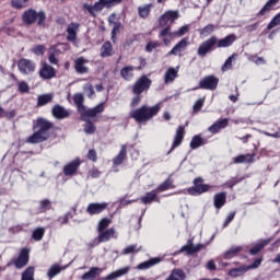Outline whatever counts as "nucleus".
Masks as SVG:
<instances>
[{
  "mask_svg": "<svg viewBox=\"0 0 280 280\" xmlns=\"http://www.w3.org/2000/svg\"><path fill=\"white\" fill-rule=\"evenodd\" d=\"M39 209L45 213V211H49L51 209V201L49 199H43L39 201Z\"/></svg>",
  "mask_w": 280,
  "mask_h": 280,
  "instance_id": "obj_56",
  "label": "nucleus"
},
{
  "mask_svg": "<svg viewBox=\"0 0 280 280\" xmlns=\"http://www.w3.org/2000/svg\"><path fill=\"white\" fill-rule=\"evenodd\" d=\"M187 279V273L180 268L173 269L171 275L165 280H185Z\"/></svg>",
  "mask_w": 280,
  "mask_h": 280,
  "instance_id": "obj_33",
  "label": "nucleus"
},
{
  "mask_svg": "<svg viewBox=\"0 0 280 280\" xmlns=\"http://www.w3.org/2000/svg\"><path fill=\"white\" fill-rule=\"evenodd\" d=\"M156 264H161V258L155 257V258H150L147 261L140 262L137 266L138 270H149V268H152L153 266H156Z\"/></svg>",
  "mask_w": 280,
  "mask_h": 280,
  "instance_id": "obj_32",
  "label": "nucleus"
},
{
  "mask_svg": "<svg viewBox=\"0 0 280 280\" xmlns=\"http://www.w3.org/2000/svg\"><path fill=\"white\" fill-rule=\"evenodd\" d=\"M132 71H135V67L126 66L120 70V77L122 78V80L128 81L135 75Z\"/></svg>",
  "mask_w": 280,
  "mask_h": 280,
  "instance_id": "obj_41",
  "label": "nucleus"
},
{
  "mask_svg": "<svg viewBox=\"0 0 280 280\" xmlns=\"http://www.w3.org/2000/svg\"><path fill=\"white\" fill-rule=\"evenodd\" d=\"M115 237V228H109L98 232L97 244H104V242H110V238Z\"/></svg>",
  "mask_w": 280,
  "mask_h": 280,
  "instance_id": "obj_23",
  "label": "nucleus"
},
{
  "mask_svg": "<svg viewBox=\"0 0 280 280\" xmlns=\"http://www.w3.org/2000/svg\"><path fill=\"white\" fill-rule=\"evenodd\" d=\"M218 84H220V79H218V77L213 74L206 75L200 80L197 89H202L203 91H215V89H218Z\"/></svg>",
  "mask_w": 280,
  "mask_h": 280,
  "instance_id": "obj_10",
  "label": "nucleus"
},
{
  "mask_svg": "<svg viewBox=\"0 0 280 280\" xmlns=\"http://www.w3.org/2000/svg\"><path fill=\"white\" fill-rule=\"evenodd\" d=\"M242 180H244V177H232L224 183V186L228 189H233V187H235V185H238V183H242Z\"/></svg>",
  "mask_w": 280,
  "mask_h": 280,
  "instance_id": "obj_48",
  "label": "nucleus"
},
{
  "mask_svg": "<svg viewBox=\"0 0 280 280\" xmlns=\"http://www.w3.org/2000/svg\"><path fill=\"white\" fill-rule=\"evenodd\" d=\"M217 43L218 37L215 35H212L199 45L197 49V55L200 58L207 57V54H211V51H215V49H218Z\"/></svg>",
  "mask_w": 280,
  "mask_h": 280,
  "instance_id": "obj_7",
  "label": "nucleus"
},
{
  "mask_svg": "<svg viewBox=\"0 0 280 280\" xmlns=\"http://www.w3.org/2000/svg\"><path fill=\"white\" fill-rule=\"evenodd\" d=\"M226 205V191L217 192L213 197L214 209H222Z\"/></svg>",
  "mask_w": 280,
  "mask_h": 280,
  "instance_id": "obj_28",
  "label": "nucleus"
},
{
  "mask_svg": "<svg viewBox=\"0 0 280 280\" xmlns=\"http://www.w3.org/2000/svg\"><path fill=\"white\" fill-rule=\"evenodd\" d=\"M109 56H113V44L105 42L101 47V58H108Z\"/></svg>",
  "mask_w": 280,
  "mask_h": 280,
  "instance_id": "obj_39",
  "label": "nucleus"
},
{
  "mask_svg": "<svg viewBox=\"0 0 280 280\" xmlns=\"http://www.w3.org/2000/svg\"><path fill=\"white\" fill-rule=\"evenodd\" d=\"M54 101V94H42L37 97V106H45Z\"/></svg>",
  "mask_w": 280,
  "mask_h": 280,
  "instance_id": "obj_42",
  "label": "nucleus"
},
{
  "mask_svg": "<svg viewBox=\"0 0 280 280\" xmlns=\"http://www.w3.org/2000/svg\"><path fill=\"white\" fill-rule=\"evenodd\" d=\"M104 272V269L100 267H92L90 270L81 276L82 280H95L100 275Z\"/></svg>",
  "mask_w": 280,
  "mask_h": 280,
  "instance_id": "obj_26",
  "label": "nucleus"
},
{
  "mask_svg": "<svg viewBox=\"0 0 280 280\" xmlns=\"http://www.w3.org/2000/svg\"><path fill=\"white\" fill-rule=\"evenodd\" d=\"M277 25H280V12L276 14L272 20L268 23L267 30H275Z\"/></svg>",
  "mask_w": 280,
  "mask_h": 280,
  "instance_id": "obj_52",
  "label": "nucleus"
},
{
  "mask_svg": "<svg viewBox=\"0 0 280 280\" xmlns=\"http://www.w3.org/2000/svg\"><path fill=\"white\" fill-rule=\"evenodd\" d=\"M150 12H152V4H147L144 7H139L138 8V14L140 19H148L150 16Z\"/></svg>",
  "mask_w": 280,
  "mask_h": 280,
  "instance_id": "obj_43",
  "label": "nucleus"
},
{
  "mask_svg": "<svg viewBox=\"0 0 280 280\" xmlns=\"http://www.w3.org/2000/svg\"><path fill=\"white\" fill-rule=\"evenodd\" d=\"M35 128H38V130L26 138V143L36 145L37 143H45V141H48L50 137L49 130L54 128V122L45 118H37Z\"/></svg>",
  "mask_w": 280,
  "mask_h": 280,
  "instance_id": "obj_1",
  "label": "nucleus"
},
{
  "mask_svg": "<svg viewBox=\"0 0 280 280\" xmlns=\"http://www.w3.org/2000/svg\"><path fill=\"white\" fill-rule=\"evenodd\" d=\"M86 62H89V60H86V58L84 57L77 58L74 60V71H77L81 75H84V73H89V67L85 66Z\"/></svg>",
  "mask_w": 280,
  "mask_h": 280,
  "instance_id": "obj_22",
  "label": "nucleus"
},
{
  "mask_svg": "<svg viewBox=\"0 0 280 280\" xmlns=\"http://www.w3.org/2000/svg\"><path fill=\"white\" fill-rule=\"evenodd\" d=\"M30 264V249L22 248L19 257L14 260V266L18 269L25 268V266Z\"/></svg>",
  "mask_w": 280,
  "mask_h": 280,
  "instance_id": "obj_17",
  "label": "nucleus"
},
{
  "mask_svg": "<svg viewBox=\"0 0 280 280\" xmlns=\"http://www.w3.org/2000/svg\"><path fill=\"white\" fill-rule=\"evenodd\" d=\"M32 54H35V56H44L45 54V45H35L31 49Z\"/></svg>",
  "mask_w": 280,
  "mask_h": 280,
  "instance_id": "obj_57",
  "label": "nucleus"
},
{
  "mask_svg": "<svg viewBox=\"0 0 280 280\" xmlns=\"http://www.w3.org/2000/svg\"><path fill=\"white\" fill-rule=\"evenodd\" d=\"M130 271V267H125L122 269H118L108 276L105 277V280H113V279H119V277H124V275H128Z\"/></svg>",
  "mask_w": 280,
  "mask_h": 280,
  "instance_id": "obj_38",
  "label": "nucleus"
},
{
  "mask_svg": "<svg viewBox=\"0 0 280 280\" xmlns=\"http://www.w3.org/2000/svg\"><path fill=\"white\" fill-rule=\"evenodd\" d=\"M80 165H82V161H80V158H77L70 163L66 164L63 166L65 176H74V174H78V170H80Z\"/></svg>",
  "mask_w": 280,
  "mask_h": 280,
  "instance_id": "obj_16",
  "label": "nucleus"
},
{
  "mask_svg": "<svg viewBox=\"0 0 280 280\" xmlns=\"http://www.w3.org/2000/svg\"><path fill=\"white\" fill-rule=\"evenodd\" d=\"M18 69L22 75H32L36 71V62L27 58L18 61Z\"/></svg>",
  "mask_w": 280,
  "mask_h": 280,
  "instance_id": "obj_9",
  "label": "nucleus"
},
{
  "mask_svg": "<svg viewBox=\"0 0 280 280\" xmlns=\"http://www.w3.org/2000/svg\"><path fill=\"white\" fill-rule=\"evenodd\" d=\"M136 96L132 98L130 106L131 108H137L138 104H141V94H135Z\"/></svg>",
  "mask_w": 280,
  "mask_h": 280,
  "instance_id": "obj_64",
  "label": "nucleus"
},
{
  "mask_svg": "<svg viewBox=\"0 0 280 280\" xmlns=\"http://www.w3.org/2000/svg\"><path fill=\"white\" fill-rule=\"evenodd\" d=\"M31 0H11V8L14 10H25V8H30Z\"/></svg>",
  "mask_w": 280,
  "mask_h": 280,
  "instance_id": "obj_40",
  "label": "nucleus"
},
{
  "mask_svg": "<svg viewBox=\"0 0 280 280\" xmlns=\"http://www.w3.org/2000/svg\"><path fill=\"white\" fill-rule=\"evenodd\" d=\"M189 145L191 150H198L201 145H207V140L202 139L200 135H196L192 137Z\"/></svg>",
  "mask_w": 280,
  "mask_h": 280,
  "instance_id": "obj_36",
  "label": "nucleus"
},
{
  "mask_svg": "<svg viewBox=\"0 0 280 280\" xmlns=\"http://www.w3.org/2000/svg\"><path fill=\"white\" fill-rule=\"evenodd\" d=\"M233 163L235 165H240L241 163H255V154H240L233 159Z\"/></svg>",
  "mask_w": 280,
  "mask_h": 280,
  "instance_id": "obj_29",
  "label": "nucleus"
},
{
  "mask_svg": "<svg viewBox=\"0 0 280 280\" xmlns=\"http://www.w3.org/2000/svg\"><path fill=\"white\" fill-rule=\"evenodd\" d=\"M235 40H237V35L234 33L229 34L221 39L217 38V49H226L228 47H231Z\"/></svg>",
  "mask_w": 280,
  "mask_h": 280,
  "instance_id": "obj_19",
  "label": "nucleus"
},
{
  "mask_svg": "<svg viewBox=\"0 0 280 280\" xmlns=\"http://www.w3.org/2000/svg\"><path fill=\"white\" fill-rule=\"evenodd\" d=\"M203 245L202 244H198L196 246H194V240H188L187 244L184 245L178 253H186V255H196V253H200V250H202Z\"/></svg>",
  "mask_w": 280,
  "mask_h": 280,
  "instance_id": "obj_18",
  "label": "nucleus"
},
{
  "mask_svg": "<svg viewBox=\"0 0 280 280\" xmlns=\"http://www.w3.org/2000/svg\"><path fill=\"white\" fill-rule=\"evenodd\" d=\"M110 226V219L103 218L97 225V232L106 231V228Z\"/></svg>",
  "mask_w": 280,
  "mask_h": 280,
  "instance_id": "obj_51",
  "label": "nucleus"
},
{
  "mask_svg": "<svg viewBox=\"0 0 280 280\" xmlns=\"http://www.w3.org/2000/svg\"><path fill=\"white\" fill-rule=\"evenodd\" d=\"M142 205H152V202H161V198L156 194V190H151L140 198Z\"/></svg>",
  "mask_w": 280,
  "mask_h": 280,
  "instance_id": "obj_25",
  "label": "nucleus"
},
{
  "mask_svg": "<svg viewBox=\"0 0 280 280\" xmlns=\"http://www.w3.org/2000/svg\"><path fill=\"white\" fill-rule=\"evenodd\" d=\"M97 116H85V119H81V121H84L85 125L83 126V132L85 135H95L97 131V127L91 119H95Z\"/></svg>",
  "mask_w": 280,
  "mask_h": 280,
  "instance_id": "obj_21",
  "label": "nucleus"
},
{
  "mask_svg": "<svg viewBox=\"0 0 280 280\" xmlns=\"http://www.w3.org/2000/svg\"><path fill=\"white\" fill-rule=\"evenodd\" d=\"M80 24L78 23H70L68 28H67V40H69L70 43H73V40H75V38H78V32L77 30H79Z\"/></svg>",
  "mask_w": 280,
  "mask_h": 280,
  "instance_id": "obj_30",
  "label": "nucleus"
},
{
  "mask_svg": "<svg viewBox=\"0 0 280 280\" xmlns=\"http://www.w3.org/2000/svg\"><path fill=\"white\" fill-rule=\"evenodd\" d=\"M104 8H106V4L102 0L95 2L94 5H91L89 3L83 4V9L88 10L91 16H95V12H102Z\"/></svg>",
  "mask_w": 280,
  "mask_h": 280,
  "instance_id": "obj_24",
  "label": "nucleus"
},
{
  "mask_svg": "<svg viewBox=\"0 0 280 280\" xmlns=\"http://www.w3.org/2000/svg\"><path fill=\"white\" fill-rule=\"evenodd\" d=\"M277 3H279V0H268L257 13V16H266L267 12L275 10V5H277Z\"/></svg>",
  "mask_w": 280,
  "mask_h": 280,
  "instance_id": "obj_34",
  "label": "nucleus"
},
{
  "mask_svg": "<svg viewBox=\"0 0 280 280\" xmlns=\"http://www.w3.org/2000/svg\"><path fill=\"white\" fill-rule=\"evenodd\" d=\"M63 215L67 218L68 222H69L70 220H73V217H74V215H78V208H77V207H72V208H71V211L66 212Z\"/></svg>",
  "mask_w": 280,
  "mask_h": 280,
  "instance_id": "obj_63",
  "label": "nucleus"
},
{
  "mask_svg": "<svg viewBox=\"0 0 280 280\" xmlns=\"http://www.w3.org/2000/svg\"><path fill=\"white\" fill-rule=\"evenodd\" d=\"M202 106H205V97H201L196 101V103L192 106V113H200V110H202Z\"/></svg>",
  "mask_w": 280,
  "mask_h": 280,
  "instance_id": "obj_54",
  "label": "nucleus"
},
{
  "mask_svg": "<svg viewBox=\"0 0 280 280\" xmlns=\"http://www.w3.org/2000/svg\"><path fill=\"white\" fill-rule=\"evenodd\" d=\"M214 31H215V25L208 24L203 28H201L200 34L201 36H209L210 34H213Z\"/></svg>",
  "mask_w": 280,
  "mask_h": 280,
  "instance_id": "obj_53",
  "label": "nucleus"
},
{
  "mask_svg": "<svg viewBox=\"0 0 280 280\" xmlns=\"http://www.w3.org/2000/svg\"><path fill=\"white\" fill-rule=\"evenodd\" d=\"M73 102L77 106V113H79L80 119H86V117H97V115H102L106 108V103L104 102L92 108H88L84 105V94L82 93H75L73 95Z\"/></svg>",
  "mask_w": 280,
  "mask_h": 280,
  "instance_id": "obj_2",
  "label": "nucleus"
},
{
  "mask_svg": "<svg viewBox=\"0 0 280 280\" xmlns=\"http://www.w3.org/2000/svg\"><path fill=\"white\" fill-rule=\"evenodd\" d=\"M170 189H176V185H174V179L172 177H167L162 184L156 187L158 192L167 191Z\"/></svg>",
  "mask_w": 280,
  "mask_h": 280,
  "instance_id": "obj_31",
  "label": "nucleus"
},
{
  "mask_svg": "<svg viewBox=\"0 0 280 280\" xmlns=\"http://www.w3.org/2000/svg\"><path fill=\"white\" fill-rule=\"evenodd\" d=\"M55 119H67L71 117V110L63 108L61 105H55L51 109Z\"/></svg>",
  "mask_w": 280,
  "mask_h": 280,
  "instance_id": "obj_20",
  "label": "nucleus"
},
{
  "mask_svg": "<svg viewBox=\"0 0 280 280\" xmlns=\"http://www.w3.org/2000/svg\"><path fill=\"white\" fill-rule=\"evenodd\" d=\"M128 156V148L126 144H122L120 148L119 153L113 159V165L119 166L126 161V158Z\"/></svg>",
  "mask_w": 280,
  "mask_h": 280,
  "instance_id": "obj_27",
  "label": "nucleus"
},
{
  "mask_svg": "<svg viewBox=\"0 0 280 280\" xmlns=\"http://www.w3.org/2000/svg\"><path fill=\"white\" fill-rule=\"evenodd\" d=\"M161 113V104L154 106L142 105L141 107L130 112L131 119H135L138 124H145L153 117H156Z\"/></svg>",
  "mask_w": 280,
  "mask_h": 280,
  "instance_id": "obj_3",
  "label": "nucleus"
},
{
  "mask_svg": "<svg viewBox=\"0 0 280 280\" xmlns=\"http://www.w3.org/2000/svg\"><path fill=\"white\" fill-rule=\"evenodd\" d=\"M43 237H45V229L44 228H37L33 231L32 240H34V242H40V240H43Z\"/></svg>",
  "mask_w": 280,
  "mask_h": 280,
  "instance_id": "obj_47",
  "label": "nucleus"
},
{
  "mask_svg": "<svg viewBox=\"0 0 280 280\" xmlns=\"http://www.w3.org/2000/svg\"><path fill=\"white\" fill-rule=\"evenodd\" d=\"M47 21V14L45 11H36V9H27L22 13V23L24 25H34L37 27H45V22Z\"/></svg>",
  "mask_w": 280,
  "mask_h": 280,
  "instance_id": "obj_4",
  "label": "nucleus"
},
{
  "mask_svg": "<svg viewBox=\"0 0 280 280\" xmlns=\"http://www.w3.org/2000/svg\"><path fill=\"white\" fill-rule=\"evenodd\" d=\"M100 176H102V172L93 166L89 172H88V177L89 178H100Z\"/></svg>",
  "mask_w": 280,
  "mask_h": 280,
  "instance_id": "obj_58",
  "label": "nucleus"
},
{
  "mask_svg": "<svg viewBox=\"0 0 280 280\" xmlns=\"http://www.w3.org/2000/svg\"><path fill=\"white\" fill-rule=\"evenodd\" d=\"M106 209H108L107 202H102V203L92 202V203L88 205L86 213L89 215H100V213H104V211H106Z\"/></svg>",
  "mask_w": 280,
  "mask_h": 280,
  "instance_id": "obj_15",
  "label": "nucleus"
},
{
  "mask_svg": "<svg viewBox=\"0 0 280 280\" xmlns=\"http://www.w3.org/2000/svg\"><path fill=\"white\" fill-rule=\"evenodd\" d=\"M22 280H34V267H27L22 273Z\"/></svg>",
  "mask_w": 280,
  "mask_h": 280,
  "instance_id": "obj_50",
  "label": "nucleus"
},
{
  "mask_svg": "<svg viewBox=\"0 0 280 280\" xmlns=\"http://www.w3.org/2000/svg\"><path fill=\"white\" fill-rule=\"evenodd\" d=\"M132 253H141V247H137V245H129L124 250V255H130Z\"/></svg>",
  "mask_w": 280,
  "mask_h": 280,
  "instance_id": "obj_55",
  "label": "nucleus"
},
{
  "mask_svg": "<svg viewBox=\"0 0 280 280\" xmlns=\"http://www.w3.org/2000/svg\"><path fill=\"white\" fill-rule=\"evenodd\" d=\"M178 19V11H166L164 14L160 16L159 25L160 27H165L172 25Z\"/></svg>",
  "mask_w": 280,
  "mask_h": 280,
  "instance_id": "obj_11",
  "label": "nucleus"
},
{
  "mask_svg": "<svg viewBox=\"0 0 280 280\" xmlns=\"http://www.w3.org/2000/svg\"><path fill=\"white\" fill-rule=\"evenodd\" d=\"M266 246H268V241L256 244L249 249V255H259V253H261L262 248H266Z\"/></svg>",
  "mask_w": 280,
  "mask_h": 280,
  "instance_id": "obj_46",
  "label": "nucleus"
},
{
  "mask_svg": "<svg viewBox=\"0 0 280 280\" xmlns=\"http://www.w3.org/2000/svg\"><path fill=\"white\" fill-rule=\"evenodd\" d=\"M237 52H233L232 56H230L225 62L223 63L221 70L224 71H229L231 69H233V60H235L237 58Z\"/></svg>",
  "mask_w": 280,
  "mask_h": 280,
  "instance_id": "obj_44",
  "label": "nucleus"
},
{
  "mask_svg": "<svg viewBox=\"0 0 280 280\" xmlns=\"http://www.w3.org/2000/svg\"><path fill=\"white\" fill-rule=\"evenodd\" d=\"M189 47V39L187 37L180 39L168 52V56H179L183 57V51H186Z\"/></svg>",
  "mask_w": 280,
  "mask_h": 280,
  "instance_id": "obj_12",
  "label": "nucleus"
},
{
  "mask_svg": "<svg viewBox=\"0 0 280 280\" xmlns=\"http://www.w3.org/2000/svg\"><path fill=\"white\" fill-rule=\"evenodd\" d=\"M215 125L219 126V129L222 130L229 127V118H221L215 121Z\"/></svg>",
  "mask_w": 280,
  "mask_h": 280,
  "instance_id": "obj_62",
  "label": "nucleus"
},
{
  "mask_svg": "<svg viewBox=\"0 0 280 280\" xmlns=\"http://www.w3.org/2000/svg\"><path fill=\"white\" fill-rule=\"evenodd\" d=\"M176 78H178V70H176L175 68H168L164 74V82L165 84H170L174 82Z\"/></svg>",
  "mask_w": 280,
  "mask_h": 280,
  "instance_id": "obj_37",
  "label": "nucleus"
},
{
  "mask_svg": "<svg viewBox=\"0 0 280 280\" xmlns=\"http://www.w3.org/2000/svg\"><path fill=\"white\" fill-rule=\"evenodd\" d=\"M62 270L63 268L60 267V265H52L47 272L48 279H54V277H57V275H60Z\"/></svg>",
  "mask_w": 280,
  "mask_h": 280,
  "instance_id": "obj_45",
  "label": "nucleus"
},
{
  "mask_svg": "<svg viewBox=\"0 0 280 280\" xmlns=\"http://www.w3.org/2000/svg\"><path fill=\"white\" fill-rule=\"evenodd\" d=\"M160 45H161V42H159V40H156V42H149L145 45V51H148V54H152V50L156 49Z\"/></svg>",
  "mask_w": 280,
  "mask_h": 280,
  "instance_id": "obj_60",
  "label": "nucleus"
},
{
  "mask_svg": "<svg viewBox=\"0 0 280 280\" xmlns=\"http://www.w3.org/2000/svg\"><path fill=\"white\" fill-rule=\"evenodd\" d=\"M18 91L21 95H25V93H30V83L27 81H20L18 83Z\"/></svg>",
  "mask_w": 280,
  "mask_h": 280,
  "instance_id": "obj_49",
  "label": "nucleus"
},
{
  "mask_svg": "<svg viewBox=\"0 0 280 280\" xmlns=\"http://www.w3.org/2000/svg\"><path fill=\"white\" fill-rule=\"evenodd\" d=\"M244 247L242 246H232L225 253H223V259H233V257H237L240 253H242Z\"/></svg>",
  "mask_w": 280,
  "mask_h": 280,
  "instance_id": "obj_35",
  "label": "nucleus"
},
{
  "mask_svg": "<svg viewBox=\"0 0 280 280\" xmlns=\"http://www.w3.org/2000/svg\"><path fill=\"white\" fill-rule=\"evenodd\" d=\"M264 261V256L258 257L257 259L254 260V262H252L250 265H240L236 268H232L229 270L228 275L229 277L232 278H237V277H243V275H246V272H248V270H255L257 268H259V266H261Z\"/></svg>",
  "mask_w": 280,
  "mask_h": 280,
  "instance_id": "obj_5",
  "label": "nucleus"
},
{
  "mask_svg": "<svg viewBox=\"0 0 280 280\" xmlns=\"http://www.w3.org/2000/svg\"><path fill=\"white\" fill-rule=\"evenodd\" d=\"M39 78H42V80H54V78H56V69L49 66V63L43 62L39 69Z\"/></svg>",
  "mask_w": 280,
  "mask_h": 280,
  "instance_id": "obj_13",
  "label": "nucleus"
},
{
  "mask_svg": "<svg viewBox=\"0 0 280 280\" xmlns=\"http://www.w3.org/2000/svg\"><path fill=\"white\" fill-rule=\"evenodd\" d=\"M150 86H152V80L143 74L135 82L131 91L133 95H141V93H148Z\"/></svg>",
  "mask_w": 280,
  "mask_h": 280,
  "instance_id": "obj_8",
  "label": "nucleus"
},
{
  "mask_svg": "<svg viewBox=\"0 0 280 280\" xmlns=\"http://www.w3.org/2000/svg\"><path fill=\"white\" fill-rule=\"evenodd\" d=\"M86 159L92 161V163H97V151L95 149H91L88 151Z\"/></svg>",
  "mask_w": 280,
  "mask_h": 280,
  "instance_id": "obj_61",
  "label": "nucleus"
},
{
  "mask_svg": "<svg viewBox=\"0 0 280 280\" xmlns=\"http://www.w3.org/2000/svg\"><path fill=\"white\" fill-rule=\"evenodd\" d=\"M121 30L120 22H114V27L112 30V40H115L117 38V34H119Z\"/></svg>",
  "mask_w": 280,
  "mask_h": 280,
  "instance_id": "obj_59",
  "label": "nucleus"
},
{
  "mask_svg": "<svg viewBox=\"0 0 280 280\" xmlns=\"http://www.w3.org/2000/svg\"><path fill=\"white\" fill-rule=\"evenodd\" d=\"M184 139H185V127L179 126L176 130L174 141L167 154H172L174 150H176V148L180 147L183 144Z\"/></svg>",
  "mask_w": 280,
  "mask_h": 280,
  "instance_id": "obj_14",
  "label": "nucleus"
},
{
  "mask_svg": "<svg viewBox=\"0 0 280 280\" xmlns=\"http://www.w3.org/2000/svg\"><path fill=\"white\" fill-rule=\"evenodd\" d=\"M211 189L209 184H205V178L196 177L192 180V186L187 188V194L189 196H202V194H207Z\"/></svg>",
  "mask_w": 280,
  "mask_h": 280,
  "instance_id": "obj_6",
  "label": "nucleus"
}]
</instances>
